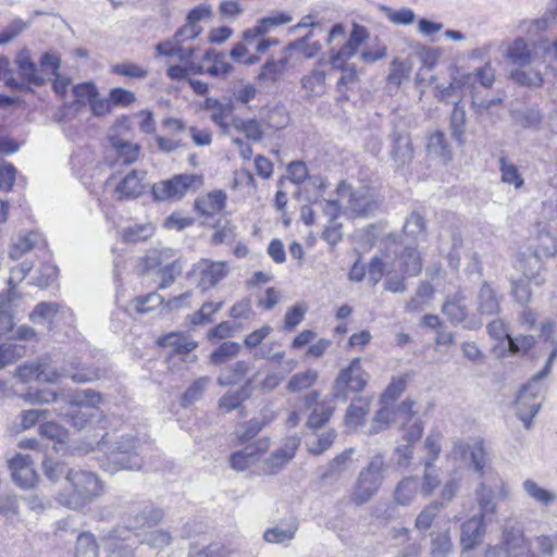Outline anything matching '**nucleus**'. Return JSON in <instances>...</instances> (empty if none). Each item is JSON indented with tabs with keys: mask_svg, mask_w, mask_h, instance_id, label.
Returning a JSON list of instances; mask_svg holds the SVG:
<instances>
[{
	"mask_svg": "<svg viewBox=\"0 0 557 557\" xmlns=\"http://www.w3.org/2000/svg\"><path fill=\"white\" fill-rule=\"evenodd\" d=\"M287 63L288 59L286 57L267 61L260 70L258 79L261 82H275L284 73Z\"/></svg>",
	"mask_w": 557,
	"mask_h": 557,
	"instance_id": "53",
	"label": "nucleus"
},
{
	"mask_svg": "<svg viewBox=\"0 0 557 557\" xmlns=\"http://www.w3.org/2000/svg\"><path fill=\"white\" fill-rule=\"evenodd\" d=\"M384 468L383 457L375 455L368 466L359 472L350 490L348 502L355 506H361L370 502L383 483Z\"/></svg>",
	"mask_w": 557,
	"mask_h": 557,
	"instance_id": "5",
	"label": "nucleus"
},
{
	"mask_svg": "<svg viewBox=\"0 0 557 557\" xmlns=\"http://www.w3.org/2000/svg\"><path fill=\"white\" fill-rule=\"evenodd\" d=\"M504 59L510 66V78L530 88H539L543 85L542 72L535 66L539 60L537 52L524 38L517 37L506 47Z\"/></svg>",
	"mask_w": 557,
	"mask_h": 557,
	"instance_id": "1",
	"label": "nucleus"
},
{
	"mask_svg": "<svg viewBox=\"0 0 557 557\" xmlns=\"http://www.w3.org/2000/svg\"><path fill=\"white\" fill-rule=\"evenodd\" d=\"M541 392V381L533 376L518 393L515 407L516 416L527 430L531 429L532 420L541 409L542 403L536 400Z\"/></svg>",
	"mask_w": 557,
	"mask_h": 557,
	"instance_id": "9",
	"label": "nucleus"
},
{
	"mask_svg": "<svg viewBox=\"0 0 557 557\" xmlns=\"http://www.w3.org/2000/svg\"><path fill=\"white\" fill-rule=\"evenodd\" d=\"M317 379L318 373L314 370L298 372L289 379L286 389L290 393H298L313 385Z\"/></svg>",
	"mask_w": 557,
	"mask_h": 557,
	"instance_id": "62",
	"label": "nucleus"
},
{
	"mask_svg": "<svg viewBox=\"0 0 557 557\" xmlns=\"http://www.w3.org/2000/svg\"><path fill=\"white\" fill-rule=\"evenodd\" d=\"M252 384V380H248L246 384L235 392H227L219 400V408L221 411L227 413L234 409H237L243 401L249 397V389Z\"/></svg>",
	"mask_w": 557,
	"mask_h": 557,
	"instance_id": "44",
	"label": "nucleus"
},
{
	"mask_svg": "<svg viewBox=\"0 0 557 557\" xmlns=\"http://www.w3.org/2000/svg\"><path fill=\"white\" fill-rule=\"evenodd\" d=\"M203 61L212 62V65L206 69V73L211 76L224 77L233 70V66L226 61L225 54L212 50L206 52Z\"/></svg>",
	"mask_w": 557,
	"mask_h": 557,
	"instance_id": "50",
	"label": "nucleus"
},
{
	"mask_svg": "<svg viewBox=\"0 0 557 557\" xmlns=\"http://www.w3.org/2000/svg\"><path fill=\"white\" fill-rule=\"evenodd\" d=\"M39 235L36 233H28L20 236L11 246L9 257L12 260L20 259L23 255L30 251L38 243Z\"/></svg>",
	"mask_w": 557,
	"mask_h": 557,
	"instance_id": "59",
	"label": "nucleus"
},
{
	"mask_svg": "<svg viewBox=\"0 0 557 557\" xmlns=\"http://www.w3.org/2000/svg\"><path fill=\"white\" fill-rule=\"evenodd\" d=\"M299 445L300 438L298 436L286 437L283 445L264 459L261 468L262 473L273 475L280 472L295 457Z\"/></svg>",
	"mask_w": 557,
	"mask_h": 557,
	"instance_id": "14",
	"label": "nucleus"
},
{
	"mask_svg": "<svg viewBox=\"0 0 557 557\" xmlns=\"http://www.w3.org/2000/svg\"><path fill=\"white\" fill-rule=\"evenodd\" d=\"M137 441L132 435H115L102 437L98 443V449L107 455V463L102 465L106 471L111 473L117 470H139L141 468V459L133 454Z\"/></svg>",
	"mask_w": 557,
	"mask_h": 557,
	"instance_id": "3",
	"label": "nucleus"
},
{
	"mask_svg": "<svg viewBox=\"0 0 557 557\" xmlns=\"http://www.w3.org/2000/svg\"><path fill=\"white\" fill-rule=\"evenodd\" d=\"M370 375L362 369L361 359L354 358L342 369L333 384V397L346 400L350 395L360 393L368 384Z\"/></svg>",
	"mask_w": 557,
	"mask_h": 557,
	"instance_id": "8",
	"label": "nucleus"
},
{
	"mask_svg": "<svg viewBox=\"0 0 557 557\" xmlns=\"http://www.w3.org/2000/svg\"><path fill=\"white\" fill-rule=\"evenodd\" d=\"M227 195L224 190L210 191L195 200L196 211L203 216H213L226 206Z\"/></svg>",
	"mask_w": 557,
	"mask_h": 557,
	"instance_id": "26",
	"label": "nucleus"
},
{
	"mask_svg": "<svg viewBox=\"0 0 557 557\" xmlns=\"http://www.w3.org/2000/svg\"><path fill=\"white\" fill-rule=\"evenodd\" d=\"M163 519V511L149 505L143 508L134 509L129 517L128 524L125 527L115 528L110 532L111 540L125 541L129 537L131 530L143 527H152L158 524Z\"/></svg>",
	"mask_w": 557,
	"mask_h": 557,
	"instance_id": "10",
	"label": "nucleus"
},
{
	"mask_svg": "<svg viewBox=\"0 0 557 557\" xmlns=\"http://www.w3.org/2000/svg\"><path fill=\"white\" fill-rule=\"evenodd\" d=\"M500 98H492L479 100L475 95H472L471 110L475 114L476 119L482 120L485 116H493L496 114V109L502 106Z\"/></svg>",
	"mask_w": 557,
	"mask_h": 557,
	"instance_id": "57",
	"label": "nucleus"
},
{
	"mask_svg": "<svg viewBox=\"0 0 557 557\" xmlns=\"http://www.w3.org/2000/svg\"><path fill=\"white\" fill-rule=\"evenodd\" d=\"M98 547L94 534L83 532L77 536L75 557H97ZM109 557H115V552L113 550Z\"/></svg>",
	"mask_w": 557,
	"mask_h": 557,
	"instance_id": "52",
	"label": "nucleus"
},
{
	"mask_svg": "<svg viewBox=\"0 0 557 557\" xmlns=\"http://www.w3.org/2000/svg\"><path fill=\"white\" fill-rule=\"evenodd\" d=\"M270 448V438L260 437L230 456V466L237 472L245 471L260 461L262 455Z\"/></svg>",
	"mask_w": 557,
	"mask_h": 557,
	"instance_id": "13",
	"label": "nucleus"
},
{
	"mask_svg": "<svg viewBox=\"0 0 557 557\" xmlns=\"http://www.w3.org/2000/svg\"><path fill=\"white\" fill-rule=\"evenodd\" d=\"M344 210L354 216H368L379 208V201L373 189L362 186L352 189L350 185L342 182L336 189Z\"/></svg>",
	"mask_w": 557,
	"mask_h": 557,
	"instance_id": "7",
	"label": "nucleus"
},
{
	"mask_svg": "<svg viewBox=\"0 0 557 557\" xmlns=\"http://www.w3.org/2000/svg\"><path fill=\"white\" fill-rule=\"evenodd\" d=\"M59 308L57 302H39L29 314V319L34 323L51 322L59 312Z\"/></svg>",
	"mask_w": 557,
	"mask_h": 557,
	"instance_id": "63",
	"label": "nucleus"
},
{
	"mask_svg": "<svg viewBox=\"0 0 557 557\" xmlns=\"http://www.w3.org/2000/svg\"><path fill=\"white\" fill-rule=\"evenodd\" d=\"M211 379L209 376H200L195 380L182 396V406H189L198 401L207 391Z\"/></svg>",
	"mask_w": 557,
	"mask_h": 557,
	"instance_id": "55",
	"label": "nucleus"
},
{
	"mask_svg": "<svg viewBox=\"0 0 557 557\" xmlns=\"http://www.w3.org/2000/svg\"><path fill=\"white\" fill-rule=\"evenodd\" d=\"M462 247L461 233L456 227H443L438 233V250L448 259L451 268L460 264V250Z\"/></svg>",
	"mask_w": 557,
	"mask_h": 557,
	"instance_id": "17",
	"label": "nucleus"
},
{
	"mask_svg": "<svg viewBox=\"0 0 557 557\" xmlns=\"http://www.w3.org/2000/svg\"><path fill=\"white\" fill-rule=\"evenodd\" d=\"M440 470L431 461H424V474L420 482V492L423 496H430L440 485Z\"/></svg>",
	"mask_w": 557,
	"mask_h": 557,
	"instance_id": "54",
	"label": "nucleus"
},
{
	"mask_svg": "<svg viewBox=\"0 0 557 557\" xmlns=\"http://www.w3.org/2000/svg\"><path fill=\"white\" fill-rule=\"evenodd\" d=\"M412 403L403 401L398 407L397 411L399 414L406 418V422L403 425V438L408 443L418 442L423 433V424L418 418H413L412 412Z\"/></svg>",
	"mask_w": 557,
	"mask_h": 557,
	"instance_id": "31",
	"label": "nucleus"
},
{
	"mask_svg": "<svg viewBox=\"0 0 557 557\" xmlns=\"http://www.w3.org/2000/svg\"><path fill=\"white\" fill-rule=\"evenodd\" d=\"M146 171L132 170L116 185L113 196L116 200L133 199L146 189Z\"/></svg>",
	"mask_w": 557,
	"mask_h": 557,
	"instance_id": "20",
	"label": "nucleus"
},
{
	"mask_svg": "<svg viewBox=\"0 0 557 557\" xmlns=\"http://www.w3.org/2000/svg\"><path fill=\"white\" fill-rule=\"evenodd\" d=\"M61 400L65 403L67 408L66 411L60 408V414L67 417L72 425L81 430L97 416L102 397L92 389H82L72 394L62 393Z\"/></svg>",
	"mask_w": 557,
	"mask_h": 557,
	"instance_id": "4",
	"label": "nucleus"
},
{
	"mask_svg": "<svg viewBox=\"0 0 557 557\" xmlns=\"http://www.w3.org/2000/svg\"><path fill=\"white\" fill-rule=\"evenodd\" d=\"M411 72V63L407 60L394 59L389 64L387 82L396 87L400 86L404 79H407Z\"/></svg>",
	"mask_w": 557,
	"mask_h": 557,
	"instance_id": "60",
	"label": "nucleus"
},
{
	"mask_svg": "<svg viewBox=\"0 0 557 557\" xmlns=\"http://www.w3.org/2000/svg\"><path fill=\"white\" fill-rule=\"evenodd\" d=\"M17 298L14 286L0 294V335H5L13 330L12 302Z\"/></svg>",
	"mask_w": 557,
	"mask_h": 557,
	"instance_id": "35",
	"label": "nucleus"
},
{
	"mask_svg": "<svg viewBox=\"0 0 557 557\" xmlns=\"http://www.w3.org/2000/svg\"><path fill=\"white\" fill-rule=\"evenodd\" d=\"M516 268L522 272L524 278L534 285L542 286L545 283V276L542 274L545 270L544 263L541 256L531 251V248L518 255Z\"/></svg>",
	"mask_w": 557,
	"mask_h": 557,
	"instance_id": "19",
	"label": "nucleus"
},
{
	"mask_svg": "<svg viewBox=\"0 0 557 557\" xmlns=\"http://www.w3.org/2000/svg\"><path fill=\"white\" fill-rule=\"evenodd\" d=\"M420 491V480L417 476L404 478L395 487L394 499L399 505H409Z\"/></svg>",
	"mask_w": 557,
	"mask_h": 557,
	"instance_id": "38",
	"label": "nucleus"
},
{
	"mask_svg": "<svg viewBox=\"0 0 557 557\" xmlns=\"http://www.w3.org/2000/svg\"><path fill=\"white\" fill-rule=\"evenodd\" d=\"M442 311L451 323L458 324L463 322L468 314L465 297L461 294H456L443 305Z\"/></svg>",
	"mask_w": 557,
	"mask_h": 557,
	"instance_id": "43",
	"label": "nucleus"
},
{
	"mask_svg": "<svg viewBox=\"0 0 557 557\" xmlns=\"http://www.w3.org/2000/svg\"><path fill=\"white\" fill-rule=\"evenodd\" d=\"M232 127L239 133H244L248 140L258 143L263 139L262 127L255 119L244 120L242 117H233Z\"/></svg>",
	"mask_w": 557,
	"mask_h": 557,
	"instance_id": "48",
	"label": "nucleus"
},
{
	"mask_svg": "<svg viewBox=\"0 0 557 557\" xmlns=\"http://www.w3.org/2000/svg\"><path fill=\"white\" fill-rule=\"evenodd\" d=\"M485 521H488L487 517L478 513L462 523L460 535L462 547L474 548L482 542L485 534Z\"/></svg>",
	"mask_w": 557,
	"mask_h": 557,
	"instance_id": "25",
	"label": "nucleus"
},
{
	"mask_svg": "<svg viewBox=\"0 0 557 557\" xmlns=\"http://www.w3.org/2000/svg\"><path fill=\"white\" fill-rule=\"evenodd\" d=\"M13 481L22 488L33 487L38 475L34 468V462L29 455L16 454L8 460Z\"/></svg>",
	"mask_w": 557,
	"mask_h": 557,
	"instance_id": "15",
	"label": "nucleus"
},
{
	"mask_svg": "<svg viewBox=\"0 0 557 557\" xmlns=\"http://www.w3.org/2000/svg\"><path fill=\"white\" fill-rule=\"evenodd\" d=\"M298 529L299 523L293 518L267 529L263 540L270 544H288L296 537Z\"/></svg>",
	"mask_w": 557,
	"mask_h": 557,
	"instance_id": "27",
	"label": "nucleus"
},
{
	"mask_svg": "<svg viewBox=\"0 0 557 557\" xmlns=\"http://www.w3.org/2000/svg\"><path fill=\"white\" fill-rule=\"evenodd\" d=\"M453 453L455 455H460L463 458H467V454H469L473 470L478 473L479 478L485 476L488 472H495L491 468L486 467L487 457L482 442H475L470 445L458 440L454 444Z\"/></svg>",
	"mask_w": 557,
	"mask_h": 557,
	"instance_id": "18",
	"label": "nucleus"
},
{
	"mask_svg": "<svg viewBox=\"0 0 557 557\" xmlns=\"http://www.w3.org/2000/svg\"><path fill=\"white\" fill-rule=\"evenodd\" d=\"M65 486L58 495L57 500L70 509H81L94 502L102 494V484L99 478L89 471L69 470Z\"/></svg>",
	"mask_w": 557,
	"mask_h": 557,
	"instance_id": "2",
	"label": "nucleus"
},
{
	"mask_svg": "<svg viewBox=\"0 0 557 557\" xmlns=\"http://www.w3.org/2000/svg\"><path fill=\"white\" fill-rule=\"evenodd\" d=\"M467 115L466 110L461 103L454 104V109L450 114V131L453 137L459 143L465 144Z\"/></svg>",
	"mask_w": 557,
	"mask_h": 557,
	"instance_id": "51",
	"label": "nucleus"
},
{
	"mask_svg": "<svg viewBox=\"0 0 557 557\" xmlns=\"http://www.w3.org/2000/svg\"><path fill=\"white\" fill-rule=\"evenodd\" d=\"M231 550L221 543H211L207 546L191 544L188 557H230Z\"/></svg>",
	"mask_w": 557,
	"mask_h": 557,
	"instance_id": "56",
	"label": "nucleus"
},
{
	"mask_svg": "<svg viewBox=\"0 0 557 557\" xmlns=\"http://www.w3.org/2000/svg\"><path fill=\"white\" fill-rule=\"evenodd\" d=\"M334 410L335 406L332 404V400H322L320 405H317L311 410L306 426L312 431L323 428L331 419Z\"/></svg>",
	"mask_w": 557,
	"mask_h": 557,
	"instance_id": "41",
	"label": "nucleus"
},
{
	"mask_svg": "<svg viewBox=\"0 0 557 557\" xmlns=\"http://www.w3.org/2000/svg\"><path fill=\"white\" fill-rule=\"evenodd\" d=\"M174 257V251L170 248L160 252L159 260L157 261V264L159 265L157 275L160 278L159 288L169 287L175 278L182 274L183 263L180 259H174L168 262L169 259Z\"/></svg>",
	"mask_w": 557,
	"mask_h": 557,
	"instance_id": "22",
	"label": "nucleus"
},
{
	"mask_svg": "<svg viewBox=\"0 0 557 557\" xmlns=\"http://www.w3.org/2000/svg\"><path fill=\"white\" fill-rule=\"evenodd\" d=\"M240 351V345L235 342H224L210 354V362L214 366L226 363Z\"/></svg>",
	"mask_w": 557,
	"mask_h": 557,
	"instance_id": "58",
	"label": "nucleus"
},
{
	"mask_svg": "<svg viewBox=\"0 0 557 557\" xmlns=\"http://www.w3.org/2000/svg\"><path fill=\"white\" fill-rule=\"evenodd\" d=\"M460 74L471 95H475L476 84L491 88L495 82V70L490 63L475 67L472 72L460 71Z\"/></svg>",
	"mask_w": 557,
	"mask_h": 557,
	"instance_id": "28",
	"label": "nucleus"
},
{
	"mask_svg": "<svg viewBox=\"0 0 557 557\" xmlns=\"http://www.w3.org/2000/svg\"><path fill=\"white\" fill-rule=\"evenodd\" d=\"M401 271L409 276L418 275L422 270L421 253L416 247H406L400 257Z\"/></svg>",
	"mask_w": 557,
	"mask_h": 557,
	"instance_id": "47",
	"label": "nucleus"
},
{
	"mask_svg": "<svg viewBox=\"0 0 557 557\" xmlns=\"http://www.w3.org/2000/svg\"><path fill=\"white\" fill-rule=\"evenodd\" d=\"M370 411V401L366 398L354 400L345 414V425L350 430H357L362 426L364 419Z\"/></svg>",
	"mask_w": 557,
	"mask_h": 557,
	"instance_id": "37",
	"label": "nucleus"
},
{
	"mask_svg": "<svg viewBox=\"0 0 557 557\" xmlns=\"http://www.w3.org/2000/svg\"><path fill=\"white\" fill-rule=\"evenodd\" d=\"M522 488L528 497L543 507H549L557 502L556 491L545 488L532 479H527L522 483Z\"/></svg>",
	"mask_w": 557,
	"mask_h": 557,
	"instance_id": "36",
	"label": "nucleus"
},
{
	"mask_svg": "<svg viewBox=\"0 0 557 557\" xmlns=\"http://www.w3.org/2000/svg\"><path fill=\"white\" fill-rule=\"evenodd\" d=\"M159 345L165 348H170L173 352L176 354H188L197 347V344L194 341L176 333H171L160 338Z\"/></svg>",
	"mask_w": 557,
	"mask_h": 557,
	"instance_id": "49",
	"label": "nucleus"
},
{
	"mask_svg": "<svg viewBox=\"0 0 557 557\" xmlns=\"http://www.w3.org/2000/svg\"><path fill=\"white\" fill-rule=\"evenodd\" d=\"M535 242L531 251L546 258H554L557 255V238L549 231L545 228L539 231Z\"/></svg>",
	"mask_w": 557,
	"mask_h": 557,
	"instance_id": "46",
	"label": "nucleus"
},
{
	"mask_svg": "<svg viewBox=\"0 0 557 557\" xmlns=\"http://www.w3.org/2000/svg\"><path fill=\"white\" fill-rule=\"evenodd\" d=\"M453 552V543L447 531L433 533L431 535L432 557H447Z\"/></svg>",
	"mask_w": 557,
	"mask_h": 557,
	"instance_id": "61",
	"label": "nucleus"
},
{
	"mask_svg": "<svg viewBox=\"0 0 557 557\" xmlns=\"http://www.w3.org/2000/svg\"><path fill=\"white\" fill-rule=\"evenodd\" d=\"M510 116L513 124L521 128L539 129L543 121V114L536 108L512 110Z\"/></svg>",
	"mask_w": 557,
	"mask_h": 557,
	"instance_id": "40",
	"label": "nucleus"
},
{
	"mask_svg": "<svg viewBox=\"0 0 557 557\" xmlns=\"http://www.w3.org/2000/svg\"><path fill=\"white\" fill-rule=\"evenodd\" d=\"M476 310L481 315H494L500 310V296L488 283H483L479 289Z\"/></svg>",
	"mask_w": 557,
	"mask_h": 557,
	"instance_id": "30",
	"label": "nucleus"
},
{
	"mask_svg": "<svg viewBox=\"0 0 557 557\" xmlns=\"http://www.w3.org/2000/svg\"><path fill=\"white\" fill-rule=\"evenodd\" d=\"M428 151L431 154L442 157L444 160L450 159V150L448 148L445 135L443 132L436 131L429 136Z\"/></svg>",
	"mask_w": 557,
	"mask_h": 557,
	"instance_id": "64",
	"label": "nucleus"
},
{
	"mask_svg": "<svg viewBox=\"0 0 557 557\" xmlns=\"http://www.w3.org/2000/svg\"><path fill=\"white\" fill-rule=\"evenodd\" d=\"M354 455L352 448H347L334 457L326 466L319 469V478L323 483H333L348 470Z\"/></svg>",
	"mask_w": 557,
	"mask_h": 557,
	"instance_id": "24",
	"label": "nucleus"
},
{
	"mask_svg": "<svg viewBox=\"0 0 557 557\" xmlns=\"http://www.w3.org/2000/svg\"><path fill=\"white\" fill-rule=\"evenodd\" d=\"M296 364L294 359H289L282 363L281 371H269L260 383L261 389L267 393L275 389L284 381L286 374L295 369Z\"/></svg>",
	"mask_w": 557,
	"mask_h": 557,
	"instance_id": "45",
	"label": "nucleus"
},
{
	"mask_svg": "<svg viewBox=\"0 0 557 557\" xmlns=\"http://www.w3.org/2000/svg\"><path fill=\"white\" fill-rule=\"evenodd\" d=\"M250 362L238 360L233 364L221 370L216 383L220 386H228L238 383L250 371Z\"/></svg>",
	"mask_w": 557,
	"mask_h": 557,
	"instance_id": "39",
	"label": "nucleus"
},
{
	"mask_svg": "<svg viewBox=\"0 0 557 557\" xmlns=\"http://www.w3.org/2000/svg\"><path fill=\"white\" fill-rule=\"evenodd\" d=\"M467 88L460 70H455L450 76V81L446 83H437L434 86V97L446 103H461L463 89Z\"/></svg>",
	"mask_w": 557,
	"mask_h": 557,
	"instance_id": "21",
	"label": "nucleus"
},
{
	"mask_svg": "<svg viewBox=\"0 0 557 557\" xmlns=\"http://www.w3.org/2000/svg\"><path fill=\"white\" fill-rule=\"evenodd\" d=\"M110 144L115 153L116 163L131 164L139 157L140 147L137 144H133L115 136H110Z\"/></svg>",
	"mask_w": 557,
	"mask_h": 557,
	"instance_id": "34",
	"label": "nucleus"
},
{
	"mask_svg": "<svg viewBox=\"0 0 557 557\" xmlns=\"http://www.w3.org/2000/svg\"><path fill=\"white\" fill-rule=\"evenodd\" d=\"M292 17L286 13H281L275 16H268L261 18L258 24L243 33V39L248 44L258 41L260 37L270 32L271 28L280 25L288 24Z\"/></svg>",
	"mask_w": 557,
	"mask_h": 557,
	"instance_id": "29",
	"label": "nucleus"
},
{
	"mask_svg": "<svg viewBox=\"0 0 557 557\" xmlns=\"http://www.w3.org/2000/svg\"><path fill=\"white\" fill-rule=\"evenodd\" d=\"M207 109L211 110V121L216 124L224 133H230V128L232 127V119L234 117L233 102L231 100L227 102L208 100Z\"/></svg>",
	"mask_w": 557,
	"mask_h": 557,
	"instance_id": "33",
	"label": "nucleus"
},
{
	"mask_svg": "<svg viewBox=\"0 0 557 557\" xmlns=\"http://www.w3.org/2000/svg\"><path fill=\"white\" fill-rule=\"evenodd\" d=\"M62 377H70L76 383H86L100 377V373L94 369L79 368L78 364H71V368H62L60 371L40 361L37 381L57 383Z\"/></svg>",
	"mask_w": 557,
	"mask_h": 557,
	"instance_id": "11",
	"label": "nucleus"
},
{
	"mask_svg": "<svg viewBox=\"0 0 557 557\" xmlns=\"http://www.w3.org/2000/svg\"><path fill=\"white\" fill-rule=\"evenodd\" d=\"M14 62L17 66L21 78L26 81L28 84L42 86L47 82V78L39 71L37 64L32 58L30 51L27 48H24L16 53Z\"/></svg>",
	"mask_w": 557,
	"mask_h": 557,
	"instance_id": "23",
	"label": "nucleus"
},
{
	"mask_svg": "<svg viewBox=\"0 0 557 557\" xmlns=\"http://www.w3.org/2000/svg\"><path fill=\"white\" fill-rule=\"evenodd\" d=\"M199 276L198 286L207 290L220 283L228 274V265L224 261L201 259L194 269Z\"/></svg>",
	"mask_w": 557,
	"mask_h": 557,
	"instance_id": "16",
	"label": "nucleus"
},
{
	"mask_svg": "<svg viewBox=\"0 0 557 557\" xmlns=\"http://www.w3.org/2000/svg\"><path fill=\"white\" fill-rule=\"evenodd\" d=\"M195 183L201 185V176L178 174L170 180L154 184L152 186V194L157 200L181 199Z\"/></svg>",
	"mask_w": 557,
	"mask_h": 557,
	"instance_id": "12",
	"label": "nucleus"
},
{
	"mask_svg": "<svg viewBox=\"0 0 557 557\" xmlns=\"http://www.w3.org/2000/svg\"><path fill=\"white\" fill-rule=\"evenodd\" d=\"M392 154L399 165H404L411 161L413 157V149L410 137L407 134H393V149Z\"/></svg>",
	"mask_w": 557,
	"mask_h": 557,
	"instance_id": "42",
	"label": "nucleus"
},
{
	"mask_svg": "<svg viewBox=\"0 0 557 557\" xmlns=\"http://www.w3.org/2000/svg\"><path fill=\"white\" fill-rule=\"evenodd\" d=\"M325 72L319 69H313L308 74L302 76L300 83L307 100H314L325 94Z\"/></svg>",
	"mask_w": 557,
	"mask_h": 557,
	"instance_id": "32",
	"label": "nucleus"
},
{
	"mask_svg": "<svg viewBox=\"0 0 557 557\" xmlns=\"http://www.w3.org/2000/svg\"><path fill=\"white\" fill-rule=\"evenodd\" d=\"M510 491L504 480L496 472H488L480 478L474 490V498L479 507V513L492 520L497 512L499 502L509 497Z\"/></svg>",
	"mask_w": 557,
	"mask_h": 557,
	"instance_id": "6",
	"label": "nucleus"
}]
</instances>
